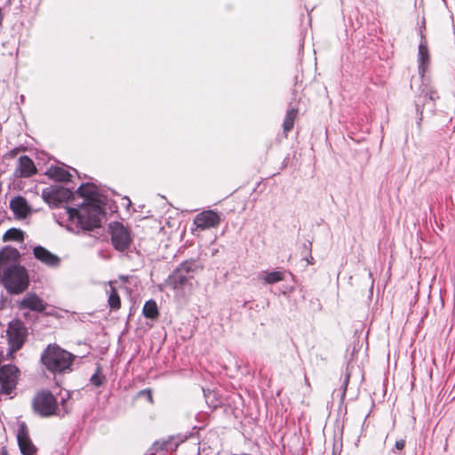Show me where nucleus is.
Segmentation results:
<instances>
[{"label": "nucleus", "mask_w": 455, "mask_h": 455, "mask_svg": "<svg viewBox=\"0 0 455 455\" xmlns=\"http://www.w3.org/2000/svg\"><path fill=\"white\" fill-rule=\"evenodd\" d=\"M46 315H53L54 314H53V312H52V311H50V312H47V313H46Z\"/></svg>", "instance_id": "473e14b6"}, {"label": "nucleus", "mask_w": 455, "mask_h": 455, "mask_svg": "<svg viewBox=\"0 0 455 455\" xmlns=\"http://www.w3.org/2000/svg\"><path fill=\"white\" fill-rule=\"evenodd\" d=\"M348 379H349V376L347 377L346 380H345V384L347 385V382H348Z\"/></svg>", "instance_id": "72a5a7b5"}, {"label": "nucleus", "mask_w": 455, "mask_h": 455, "mask_svg": "<svg viewBox=\"0 0 455 455\" xmlns=\"http://www.w3.org/2000/svg\"><path fill=\"white\" fill-rule=\"evenodd\" d=\"M196 260H186L177 267L169 276L170 284H186L195 280L199 271Z\"/></svg>", "instance_id": "423d86ee"}, {"label": "nucleus", "mask_w": 455, "mask_h": 455, "mask_svg": "<svg viewBox=\"0 0 455 455\" xmlns=\"http://www.w3.org/2000/svg\"><path fill=\"white\" fill-rule=\"evenodd\" d=\"M6 337L9 345L7 355L12 358L26 341L27 329L24 323L20 320L11 321L6 330Z\"/></svg>", "instance_id": "20e7f679"}, {"label": "nucleus", "mask_w": 455, "mask_h": 455, "mask_svg": "<svg viewBox=\"0 0 455 455\" xmlns=\"http://www.w3.org/2000/svg\"><path fill=\"white\" fill-rule=\"evenodd\" d=\"M108 292V306L112 310H118L121 307V299L120 296L114 288V286H110V290Z\"/></svg>", "instance_id": "5701e85b"}, {"label": "nucleus", "mask_w": 455, "mask_h": 455, "mask_svg": "<svg viewBox=\"0 0 455 455\" xmlns=\"http://www.w3.org/2000/svg\"><path fill=\"white\" fill-rule=\"evenodd\" d=\"M7 288L8 292L13 294H19L24 291L27 286H5Z\"/></svg>", "instance_id": "a878e982"}, {"label": "nucleus", "mask_w": 455, "mask_h": 455, "mask_svg": "<svg viewBox=\"0 0 455 455\" xmlns=\"http://www.w3.org/2000/svg\"><path fill=\"white\" fill-rule=\"evenodd\" d=\"M34 411L42 417L52 415L64 416L69 409L66 405V398H61V408L58 405L54 395L47 390L39 391L33 399Z\"/></svg>", "instance_id": "7ed1b4c3"}, {"label": "nucleus", "mask_w": 455, "mask_h": 455, "mask_svg": "<svg viewBox=\"0 0 455 455\" xmlns=\"http://www.w3.org/2000/svg\"><path fill=\"white\" fill-rule=\"evenodd\" d=\"M421 97H428L429 101L432 102V106H435V100L439 99L438 92L434 89L432 86L427 84H423L420 89V93L418 96L416 101V109L419 115V122L423 119V110L425 107V102H421Z\"/></svg>", "instance_id": "9b49d317"}, {"label": "nucleus", "mask_w": 455, "mask_h": 455, "mask_svg": "<svg viewBox=\"0 0 455 455\" xmlns=\"http://www.w3.org/2000/svg\"><path fill=\"white\" fill-rule=\"evenodd\" d=\"M419 56L420 60V64L419 67V72L421 73V76H424V73L426 71V68L427 65L429 64V54L427 47L420 44L419 47Z\"/></svg>", "instance_id": "aec40b11"}, {"label": "nucleus", "mask_w": 455, "mask_h": 455, "mask_svg": "<svg viewBox=\"0 0 455 455\" xmlns=\"http://www.w3.org/2000/svg\"><path fill=\"white\" fill-rule=\"evenodd\" d=\"M33 254L37 260L48 267H58L60 263V259L57 255L41 245L34 247Z\"/></svg>", "instance_id": "f8f14e48"}, {"label": "nucleus", "mask_w": 455, "mask_h": 455, "mask_svg": "<svg viewBox=\"0 0 455 455\" xmlns=\"http://www.w3.org/2000/svg\"><path fill=\"white\" fill-rule=\"evenodd\" d=\"M421 102H425V105L429 101L428 97H421Z\"/></svg>", "instance_id": "7c9ffc66"}, {"label": "nucleus", "mask_w": 455, "mask_h": 455, "mask_svg": "<svg viewBox=\"0 0 455 455\" xmlns=\"http://www.w3.org/2000/svg\"><path fill=\"white\" fill-rule=\"evenodd\" d=\"M140 395H144L147 397V399L149 401V403H153V397L151 391L149 389H145L140 392Z\"/></svg>", "instance_id": "cd10ccee"}, {"label": "nucleus", "mask_w": 455, "mask_h": 455, "mask_svg": "<svg viewBox=\"0 0 455 455\" xmlns=\"http://www.w3.org/2000/svg\"><path fill=\"white\" fill-rule=\"evenodd\" d=\"M287 273L285 271H273L267 273L264 276V280L266 283H274L280 281L285 280V275Z\"/></svg>", "instance_id": "b1692460"}, {"label": "nucleus", "mask_w": 455, "mask_h": 455, "mask_svg": "<svg viewBox=\"0 0 455 455\" xmlns=\"http://www.w3.org/2000/svg\"><path fill=\"white\" fill-rule=\"evenodd\" d=\"M170 443V440H167V441H163V442H155L151 450L154 451V452H157L159 451H163V450H167L168 449V445Z\"/></svg>", "instance_id": "393cba45"}, {"label": "nucleus", "mask_w": 455, "mask_h": 455, "mask_svg": "<svg viewBox=\"0 0 455 455\" xmlns=\"http://www.w3.org/2000/svg\"><path fill=\"white\" fill-rule=\"evenodd\" d=\"M17 437L21 452L24 455H34L36 449L31 443L27 432L25 430H20Z\"/></svg>", "instance_id": "dca6fc26"}, {"label": "nucleus", "mask_w": 455, "mask_h": 455, "mask_svg": "<svg viewBox=\"0 0 455 455\" xmlns=\"http://www.w3.org/2000/svg\"><path fill=\"white\" fill-rule=\"evenodd\" d=\"M10 209L20 219L26 218L30 213V207L23 196H16L10 201Z\"/></svg>", "instance_id": "ddd939ff"}, {"label": "nucleus", "mask_w": 455, "mask_h": 455, "mask_svg": "<svg viewBox=\"0 0 455 455\" xmlns=\"http://www.w3.org/2000/svg\"><path fill=\"white\" fill-rule=\"evenodd\" d=\"M77 193L87 200H93L97 195L95 187L90 183L81 185L77 189Z\"/></svg>", "instance_id": "412c9836"}, {"label": "nucleus", "mask_w": 455, "mask_h": 455, "mask_svg": "<svg viewBox=\"0 0 455 455\" xmlns=\"http://www.w3.org/2000/svg\"><path fill=\"white\" fill-rule=\"evenodd\" d=\"M37 173V168L34 161L28 156H21L18 158L14 170L16 178H30Z\"/></svg>", "instance_id": "9d476101"}, {"label": "nucleus", "mask_w": 455, "mask_h": 455, "mask_svg": "<svg viewBox=\"0 0 455 455\" xmlns=\"http://www.w3.org/2000/svg\"><path fill=\"white\" fill-rule=\"evenodd\" d=\"M3 284H28V275L24 267L18 264L7 267L1 279Z\"/></svg>", "instance_id": "6e6552de"}, {"label": "nucleus", "mask_w": 455, "mask_h": 455, "mask_svg": "<svg viewBox=\"0 0 455 455\" xmlns=\"http://www.w3.org/2000/svg\"><path fill=\"white\" fill-rule=\"evenodd\" d=\"M142 313L146 318L156 319L159 315L157 305L155 300H148L143 307Z\"/></svg>", "instance_id": "6ab92c4d"}, {"label": "nucleus", "mask_w": 455, "mask_h": 455, "mask_svg": "<svg viewBox=\"0 0 455 455\" xmlns=\"http://www.w3.org/2000/svg\"><path fill=\"white\" fill-rule=\"evenodd\" d=\"M46 175L50 179L59 182L69 181L72 177L68 171L60 166L50 167L46 172Z\"/></svg>", "instance_id": "f3484780"}, {"label": "nucleus", "mask_w": 455, "mask_h": 455, "mask_svg": "<svg viewBox=\"0 0 455 455\" xmlns=\"http://www.w3.org/2000/svg\"><path fill=\"white\" fill-rule=\"evenodd\" d=\"M20 307L33 311L43 312L46 307V304L36 294H28L20 301Z\"/></svg>", "instance_id": "4468645a"}, {"label": "nucleus", "mask_w": 455, "mask_h": 455, "mask_svg": "<svg viewBox=\"0 0 455 455\" xmlns=\"http://www.w3.org/2000/svg\"><path fill=\"white\" fill-rule=\"evenodd\" d=\"M24 240V233L22 230L12 228L8 229L3 235V241H17L22 242Z\"/></svg>", "instance_id": "4be33fe9"}, {"label": "nucleus", "mask_w": 455, "mask_h": 455, "mask_svg": "<svg viewBox=\"0 0 455 455\" xmlns=\"http://www.w3.org/2000/svg\"><path fill=\"white\" fill-rule=\"evenodd\" d=\"M69 220L84 230H93L101 226L104 211L96 202L81 205L78 209L68 208Z\"/></svg>", "instance_id": "f257e3e1"}, {"label": "nucleus", "mask_w": 455, "mask_h": 455, "mask_svg": "<svg viewBox=\"0 0 455 455\" xmlns=\"http://www.w3.org/2000/svg\"><path fill=\"white\" fill-rule=\"evenodd\" d=\"M74 356L57 345H49L41 355V361L47 370L53 373L70 370Z\"/></svg>", "instance_id": "f03ea898"}, {"label": "nucleus", "mask_w": 455, "mask_h": 455, "mask_svg": "<svg viewBox=\"0 0 455 455\" xmlns=\"http://www.w3.org/2000/svg\"><path fill=\"white\" fill-rule=\"evenodd\" d=\"M91 382L95 387H100L102 384L101 377L99 374H93L91 378Z\"/></svg>", "instance_id": "bb28decb"}, {"label": "nucleus", "mask_w": 455, "mask_h": 455, "mask_svg": "<svg viewBox=\"0 0 455 455\" xmlns=\"http://www.w3.org/2000/svg\"><path fill=\"white\" fill-rule=\"evenodd\" d=\"M298 116L299 109L297 108H292L287 111L283 124V129L285 137H287V134L293 129L294 123L298 118Z\"/></svg>", "instance_id": "a211bd4d"}, {"label": "nucleus", "mask_w": 455, "mask_h": 455, "mask_svg": "<svg viewBox=\"0 0 455 455\" xmlns=\"http://www.w3.org/2000/svg\"><path fill=\"white\" fill-rule=\"evenodd\" d=\"M69 196L70 191L63 188H48L43 190V197L49 201L61 202Z\"/></svg>", "instance_id": "2eb2a0df"}, {"label": "nucleus", "mask_w": 455, "mask_h": 455, "mask_svg": "<svg viewBox=\"0 0 455 455\" xmlns=\"http://www.w3.org/2000/svg\"><path fill=\"white\" fill-rule=\"evenodd\" d=\"M19 369L13 364H5L0 367V394L9 395L15 389Z\"/></svg>", "instance_id": "0eeeda50"}, {"label": "nucleus", "mask_w": 455, "mask_h": 455, "mask_svg": "<svg viewBox=\"0 0 455 455\" xmlns=\"http://www.w3.org/2000/svg\"><path fill=\"white\" fill-rule=\"evenodd\" d=\"M405 442L404 440H398L395 442V448L397 450H403L404 448Z\"/></svg>", "instance_id": "c85d7f7f"}, {"label": "nucleus", "mask_w": 455, "mask_h": 455, "mask_svg": "<svg viewBox=\"0 0 455 455\" xmlns=\"http://www.w3.org/2000/svg\"><path fill=\"white\" fill-rule=\"evenodd\" d=\"M193 223L197 229L205 230L218 227L220 223V217L212 210L203 211L196 215Z\"/></svg>", "instance_id": "1a4fd4ad"}, {"label": "nucleus", "mask_w": 455, "mask_h": 455, "mask_svg": "<svg viewBox=\"0 0 455 455\" xmlns=\"http://www.w3.org/2000/svg\"><path fill=\"white\" fill-rule=\"evenodd\" d=\"M120 278H121L122 282H124V283L129 282V277L128 276H121Z\"/></svg>", "instance_id": "2f4dec72"}, {"label": "nucleus", "mask_w": 455, "mask_h": 455, "mask_svg": "<svg viewBox=\"0 0 455 455\" xmlns=\"http://www.w3.org/2000/svg\"><path fill=\"white\" fill-rule=\"evenodd\" d=\"M3 20H4V13H3L2 8L0 7V26L2 25Z\"/></svg>", "instance_id": "c756f323"}, {"label": "nucleus", "mask_w": 455, "mask_h": 455, "mask_svg": "<svg viewBox=\"0 0 455 455\" xmlns=\"http://www.w3.org/2000/svg\"><path fill=\"white\" fill-rule=\"evenodd\" d=\"M108 228L111 243L116 251H124L131 247L133 237L127 227L121 222L115 221L109 224Z\"/></svg>", "instance_id": "39448f33"}]
</instances>
